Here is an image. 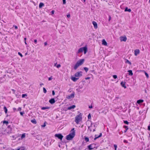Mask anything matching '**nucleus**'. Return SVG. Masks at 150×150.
Segmentation results:
<instances>
[{"label":"nucleus","instance_id":"obj_54","mask_svg":"<svg viewBox=\"0 0 150 150\" xmlns=\"http://www.w3.org/2000/svg\"><path fill=\"white\" fill-rule=\"evenodd\" d=\"M47 45V42H45L44 43V45L45 46Z\"/></svg>","mask_w":150,"mask_h":150},{"label":"nucleus","instance_id":"obj_25","mask_svg":"<svg viewBox=\"0 0 150 150\" xmlns=\"http://www.w3.org/2000/svg\"><path fill=\"white\" fill-rule=\"evenodd\" d=\"M50 107H42L41 108L42 110H44L46 109H49Z\"/></svg>","mask_w":150,"mask_h":150},{"label":"nucleus","instance_id":"obj_18","mask_svg":"<svg viewBox=\"0 0 150 150\" xmlns=\"http://www.w3.org/2000/svg\"><path fill=\"white\" fill-rule=\"evenodd\" d=\"M125 63H128L130 65L131 64H132L131 63L130 61H129L128 59H125Z\"/></svg>","mask_w":150,"mask_h":150},{"label":"nucleus","instance_id":"obj_30","mask_svg":"<svg viewBox=\"0 0 150 150\" xmlns=\"http://www.w3.org/2000/svg\"><path fill=\"white\" fill-rule=\"evenodd\" d=\"M43 91L45 93H46L47 92V90L44 87L43 88Z\"/></svg>","mask_w":150,"mask_h":150},{"label":"nucleus","instance_id":"obj_4","mask_svg":"<svg viewBox=\"0 0 150 150\" xmlns=\"http://www.w3.org/2000/svg\"><path fill=\"white\" fill-rule=\"evenodd\" d=\"M84 51V54H86L87 52V48L86 47H81L79 49L78 51V53H79Z\"/></svg>","mask_w":150,"mask_h":150},{"label":"nucleus","instance_id":"obj_50","mask_svg":"<svg viewBox=\"0 0 150 150\" xmlns=\"http://www.w3.org/2000/svg\"><path fill=\"white\" fill-rule=\"evenodd\" d=\"M34 42L36 44L37 43V40L36 39H35L34 40Z\"/></svg>","mask_w":150,"mask_h":150},{"label":"nucleus","instance_id":"obj_32","mask_svg":"<svg viewBox=\"0 0 150 150\" xmlns=\"http://www.w3.org/2000/svg\"><path fill=\"white\" fill-rule=\"evenodd\" d=\"M3 123L4 124H6V125H7L8 123V121L5 120L3 121Z\"/></svg>","mask_w":150,"mask_h":150},{"label":"nucleus","instance_id":"obj_6","mask_svg":"<svg viewBox=\"0 0 150 150\" xmlns=\"http://www.w3.org/2000/svg\"><path fill=\"white\" fill-rule=\"evenodd\" d=\"M95 145L94 144H91L88 146V148L89 150L93 149L95 148Z\"/></svg>","mask_w":150,"mask_h":150},{"label":"nucleus","instance_id":"obj_36","mask_svg":"<svg viewBox=\"0 0 150 150\" xmlns=\"http://www.w3.org/2000/svg\"><path fill=\"white\" fill-rule=\"evenodd\" d=\"M113 77L115 79H116L117 78V76L116 75H113Z\"/></svg>","mask_w":150,"mask_h":150},{"label":"nucleus","instance_id":"obj_16","mask_svg":"<svg viewBox=\"0 0 150 150\" xmlns=\"http://www.w3.org/2000/svg\"><path fill=\"white\" fill-rule=\"evenodd\" d=\"M121 86L124 88H126V86H125V83L123 82V81H122L120 83Z\"/></svg>","mask_w":150,"mask_h":150},{"label":"nucleus","instance_id":"obj_35","mask_svg":"<svg viewBox=\"0 0 150 150\" xmlns=\"http://www.w3.org/2000/svg\"><path fill=\"white\" fill-rule=\"evenodd\" d=\"M114 146L115 148V150H117V145L116 144H114Z\"/></svg>","mask_w":150,"mask_h":150},{"label":"nucleus","instance_id":"obj_34","mask_svg":"<svg viewBox=\"0 0 150 150\" xmlns=\"http://www.w3.org/2000/svg\"><path fill=\"white\" fill-rule=\"evenodd\" d=\"M145 75L146 76V77L147 78H148L149 77V75L146 72H145Z\"/></svg>","mask_w":150,"mask_h":150},{"label":"nucleus","instance_id":"obj_12","mask_svg":"<svg viewBox=\"0 0 150 150\" xmlns=\"http://www.w3.org/2000/svg\"><path fill=\"white\" fill-rule=\"evenodd\" d=\"M139 53V49H137L134 50V54L137 56Z\"/></svg>","mask_w":150,"mask_h":150},{"label":"nucleus","instance_id":"obj_52","mask_svg":"<svg viewBox=\"0 0 150 150\" xmlns=\"http://www.w3.org/2000/svg\"><path fill=\"white\" fill-rule=\"evenodd\" d=\"M123 141H124V142L125 143H128V142L126 140H124Z\"/></svg>","mask_w":150,"mask_h":150},{"label":"nucleus","instance_id":"obj_33","mask_svg":"<svg viewBox=\"0 0 150 150\" xmlns=\"http://www.w3.org/2000/svg\"><path fill=\"white\" fill-rule=\"evenodd\" d=\"M124 122L125 124L127 125H128L129 123V122L127 120L124 121Z\"/></svg>","mask_w":150,"mask_h":150},{"label":"nucleus","instance_id":"obj_29","mask_svg":"<svg viewBox=\"0 0 150 150\" xmlns=\"http://www.w3.org/2000/svg\"><path fill=\"white\" fill-rule=\"evenodd\" d=\"M84 69L85 71L86 72H87L88 70V68L86 67H84Z\"/></svg>","mask_w":150,"mask_h":150},{"label":"nucleus","instance_id":"obj_56","mask_svg":"<svg viewBox=\"0 0 150 150\" xmlns=\"http://www.w3.org/2000/svg\"><path fill=\"white\" fill-rule=\"evenodd\" d=\"M51 13H52V14H53L54 13V10H52L51 11Z\"/></svg>","mask_w":150,"mask_h":150},{"label":"nucleus","instance_id":"obj_13","mask_svg":"<svg viewBox=\"0 0 150 150\" xmlns=\"http://www.w3.org/2000/svg\"><path fill=\"white\" fill-rule=\"evenodd\" d=\"M102 136V133H100L99 135L98 136L97 134H96L95 136V138H94V140H95L96 139Z\"/></svg>","mask_w":150,"mask_h":150},{"label":"nucleus","instance_id":"obj_22","mask_svg":"<svg viewBox=\"0 0 150 150\" xmlns=\"http://www.w3.org/2000/svg\"><path fill=\"white\" fill-rule=\"evenodd\" d=\"M44 4L42 2L40 3L39 5V7L40 8H41L42 6H44Z\"/></svg>","mask_w":150,"mask_h":150},{"label":"nucleus","instance_id":"obj_57","mask_svg":"<svg viewBox=\"0 0 150 150\" xmlns=\"http://www.w3.org/2000/svg\"><path fill=\"white\" fill-rule=\"evenodd\" d=\"M92 105L91 106H89V108H92Z\"/></svg>","mask_w":150,"mask_h":150},{"label":"nucleus","instance_id":"obj_63","mask_svg":"<svg viewBox=\"0 0 150 150\" xmlns=\"http://www.w3.org/2000/svg\"><path fill=\"white\" fill-rule=\"evenodd\" d=\"M13 110H16V108H13Z\"/></svg>","mask_w":150,"mask_h":150},{"label":"nucleus","instance_id":"obj_41","mask_svg":"<svg viewBox=\"0 0 150 150\" xmlns=\"http://www.w3.org/2000/svg\"><path fill=\"white\" fill-rule=\"evenodd\" d=\"M20 113L21 115L23 116V114H24V112H20Z\"/></svg>","mask_w":150,"mask_h":150},{"label":"nucleus","instance_id":"obj_8","mask_svg":"<svg viewBox=\"0 0 150 150\" xmlns=\"http://www.w3.org/2000/svg\"><path fill=\"white\" fill-rule=\"evenodd\" d=\"M74 76L75 77H79L82 76V72L81 71L80 72H78L76 73Z\"/></svg>","mask_w":150,"mask_h":150},{"label":"nucleus","instance_id":"obj_59","mask_svg":"<svg viewBox=\"0 0 150 150\" xmlns=\"http://www.w3.org/2000/svg\"><path fill=\"white\" fill-rule=\"evenodd\" d=\"M12 91H13V92H15V90L13 89H12Z\"/></svg>","mask_w":150,"mask_h":150},{"label":"nucleus","instance_id":"obj_10","mask_svg":"<svg viewBox=\"0 0 150 150\" xmlns=\"http://www.w3.org/2000/svg\"><path fill=\"white\" fill-rule=\"evenodd\" d=\"M49 103L52 104L54 103L55 102V100L54 98H51L49 101Z\"/></svg>","mask_w":150,"mask_h":150},{"label":"nucleus","instance_id":"obj_21","mask_svg":"<svg viewBox=\"0 0 150 150\" xmlns=\"http://www.w3.org/2000/svg\"><path fill=\"white\" fill-rule=\"evenodd\" d=\"M125 11H128L129 12H131V10L129 8V9H128V8L126 7L125 10Z\"/></svg>","mask_w":150,"mask_h":150},{"label":"nucleus","instance_id":"obj_11","mask_svg":"<svg viewBox=\"0 0 150 150\" xmlns=\"http://www.w3.org/2000/svg\"><path fill=\"white\" fill-rule=\"evenodd\" d=\"M92 23L93 25L95 28L97 29L98 28V25L97 23L94 21H93L92 22Z\"/></svg>","mask_w":150,"mask_h":150},{"label":"nucleus","instance_id":"obj_46","mask_svg":"<svg viewBox=\"0 0 150 150\" xmlns=\"http://www.w3.org/2000/svg\"><path fill=\"white\" fill-rule=\"evenodd\" d=\"M63 4H65L66 3V0H63Z\"/></svg>","mask_w":150,"mask_h":150},{"label":"nucleus","instance_id":"obj_49","mask_svg":"<svg viewBox=\"0 0 150 150\" xmlns=\"http://www.w3.org/2000/svg\"><path fill=\"white\" fill-rule=\"evenodd\" d=\"M148 129L149 130H150V125L148 126Z\"/></svg>","mask_w":150,"mask_h":150},{"label":"nucleus","instance_id":"obj_60","mask_svg":"<svg viewBox=\"0 0 150 150\" xmlns=\"http://www.w3.org/2000/svg\"><path fill=\"white\" fill-rule=\"evenodd\" d=\"M57 63H56L55 64H54V66H57Z\"/></svg>","mask_w":150,"mask_h":150},{"label":"nucleus","instance_id":"obj_9","mask_svg":"<svg viewBox=\"0 0 150 150\" xmlns=\"http://www.w3.org/2000/svg\"><path fill=\"white\" fill-rule=\"evenodd\" d=\"M127 40V38L125 37H120V40L121 41L125 42Z\"/></svg>","mask_w":150,"mask_h":150},{"label":"nucleus","instance_id":"obj_51","mask_svg":"<svg viewBox=\"0 0 150 150\" xmlns=\"http://www.w3.org/2000/svg\"><path fill=\"white\" fill-rule=\"evenodd\" d=\"M90 77H87L85 78V79L86 80L89 79H90Z\"/></svg>","mask_w":150,"mask_h":150},{"label":"nucleus","instance_id":"obj_27","mask_svg":"<svg viewBox=\"0 0 150 150\" xmlns=\"http://www.w3.org/2000/svg\"><path fill=\"white\" fill-rule=\"evenodd\" d=\"M85 141H86V142H88L89 140L88 138L87 137H85Z\"/></svg>","mask_w":150,"mask_h":150},{"label":"nucleus","instance_id":"obj_5","mask_svg":"<svg viewBox=\"0 0 150 150\" xmlns=\"http://www.w3.org/2000/svg\"><path fill=\"white\" fill-rule=\"evenodd\" d=\"M55 136L56 137H57L58 139H60L61 140H62L63 137V136L61 134H56L55 135Z\"/></svg>","mask_w":150,"mask_h":150},{"label":"nucleus","instance_id":"obj_28","mask_svg":"<svg viewBox=\"0 0 150 150\" xmlns=\"http://www.w3.org/2000/svg\"><path fill=\"white\" fill-rule=\"evenodd\" d=\"M25 137V134L24 133L22 134V135L21 137V139H23Z\"/></svg>","mask_w":150,"mask_h":150},{"label":"nucleus","instance_id":"obj_17","mask_svg":"<svg viewBox=\"0 0 150 150\" xmlns=\"http://www.w3.org/2000/svg\"><path fill=\"white\" fill-rule=\"evenodd\" d=\"M76 107V106L74 105H73L72 106H70V107H68V110H71L72 109H74V108H75Z\"/></svg>","mask_w":150,"mask_h":150},{"label":"nucleus","instance_id":"obj_38","mask_svg":"<svg viewBox=\"0 0 150 150\" xmlns=\"http://www.w3.org/2000/svg\"><path fill=\"white\" fill-rule=\"evenodd\" d=\"M91 116L90 114H89L88 116V119H90L91 118Z\"/></svg>","mask_w":150,"mask_h":150},{"label":"nucleus","instance_id":"obj_24","mask_svg":"<svg viewBox=\"0 0 150 150\" xmlns=\"http://www.w3.org/2000/svg\"><path fill=\"white\" fill-rule=\"evenodd\" d=\"M31 121L32 123H34V124H36L37 122L36 120L35 119L31 120Z\"/></svg>","mask_w":150,"mask_h":150},{"label":"nucleus","instance_id":"obj_61","mask_svg":"<svg viewBox=\"0 0 150 150\" xmlns=\"http://www.w3.org/2000/svg\"><path fill=\"white\" fill-rule=\"evenodd\" d=\"M20 150V149H17V150H14V149H11V150Z\"/></svg>","mask_w":150,"mask_h":150},{"label":"nucleus","instance_id":"obj_45","mask_svg":"<svg viewBox=\"0 0 150 150\" xmlns=\"http://www.w3.org/2000/svg\"><path fill=\"white\" fill-rule=\"evenodd\" d=\"M52 94L53 96L55 94L54 91H52Z\"/></svg>","mask_w":150,"mask_h":150},{"label":"nucleus","instance_id":"obj_15","mask_svg":"<svg viewBox=\"0 0 150 150\" xmlns=\"http://www.w3.org/2000/svg\"><path fill=\"white\" fill-rule=\"evenodd\" d=\"M102 44L105 46H106L107 45V43L106 42L104 39L102 41Z\"/></svg>","mask_w":150,"mask_h":150},{"label":"nucleus","instance_id":"obj_53","mask_svg":"<svg viewBox=\"0 0 150 150\" xmlns=\"http://www.w3.org/2000/svg\"><path fill=\"white\" fill-rule=\"evenodd\" d=\"M120 98L119 97H116L115 98V100H117V99H119Z\"/></svg>","mask_w":150,"mask_h":150},{"label":"nucleus","instance_id":"obj_40","mask_svg":"<svg viewBox=\"0 0 150 150\" xmlns=\"http://www.w3.org/2000/svg\"><path fill=\"white\" fill-rule=\"evenodd\" d=\"M46 122H45L44 123V124L43 125H42L41 126L42 127H45V126H46Z\"/></svg>","mask_w":150,"mask_h":150},{"label":"nucleus","instance_id":"obj_42","mask_svg":"<svg viewBox=\"0 0 150 150\" xmlns=\"http://www.w3.org/2000/svg\"><path fill=\"white\" fill-rule=\"evenodd\" d=\"M61 67V65L60 64H58L57 66L56 67L57 68H59Z\"/></svg>","mask_w":150,"mask_h":150},{"label":"nucleus","instance_id":"obj_64","mask_svg":"<svg viewBox=\"0 0 150 150\" xmlns=\"http://www.w3.org/2000/svg\"><path fill=\"white\" fill-rule=\"evenodd\" d=\"M21 110V108H19V110Z\"/></svg>","mask_w":150,"mask_h":150},{"label":"nucleus","instance_id":"obj_19","mask_svg":"<svg viewBox=\"0 0 150 150\" xmlns=\"http://www.w3.org/2000/svg\"><path fill=\"white\" fill-rule=\"evenodd\" d=\"M143 101L144 100H139L137 101V103L138 104H140L143 103Z\"/></svg>","mask_w":150,"mask_h":150},{"label":"nucleus","instance_id":"obj_37","mask_svg":"<svg viewBox=\"0 0 150 150\" xmlns=\"http://www.w3.org/2000/svg\"><path fill=\"white\" fill-rule=\"evenodd\" d=\"M27 95L26 94H23L22 95V98H24L25 96H27Z\"/></svg>","mask_w":150,"mask_h":150},{"label":"nucleus","instance_id":"obj_62","mask_svg":"<svg viewBox=\"0 0 150 150\" xmlns=\"http://www.w3.org/2000/svg\"><path fill=\"white\" fill-rule=\"evenodd\" d=\"M95 131V128L93 129V132H94Z\"/></svg>","mask_w":150,"mask_h":150},{"label":"nucleus","instance_id":"obj_2","mask_svg":"<svg viewBox=\"0 0 150 150\" xmlns=\"http://www.w3.org/2000/svg\"><path fill=\"white\" fill-rule=\"evenodd\" d=\"M84 61V59H81L77 62L74 67V69L76 70L79 67L82 65L83 64Z\"/></svg>","mask_w":150,"mask_h":150},{"label":"nucleus","instance_id":"obj_7","mask_svg":"<svg viewBox=\"0 0 150 150\" xmlns=\"http://www.w3.org/2000/svg\"><path fill=\"white\" fill-rule=\"evenodd\" d=\"M74 97V93L73 92L71 94L67 96V98L68 99H70L71 98H73Z\"/></svg>","mask_w":150,"mask_h":150},{"label":"nucleus","instance_id":"obj_39","mask_svg":"<svg viewBox=\"0 0 150 150\" xmlns=\"http://www.w3.org/2000/svg\"><path fill=\"white\" fill-rule=\"evenodd\" d=\"M18 54L21 57H23V55H22V54L20 52H18Z\"/></svg>","mask_w":150,"mask_h":150},{"label":"nucleus","instance_id":"obj_20","mask_svg":"<svg viewBox=\"0 0 150 150\" xmlns=\"http://www.w3.org/2000/svg\"><path fill=\"white\" fill-rule=\"evenodd\" d=\"M129 72V75L130 76H132L133 75V73L132 71L131 70H129L128 71Z\"/></svg>","mask_w":150,"mask_h":150},{"label":"nucleus","instance_id":"obj_14","mask_svg":"<svg viewBox=\"0 0 150 150\" xmlns=\"http://www.w3.org/2000/svg\"><path fill=\"white\" fill-rule=\"evenodd\" d=\"M71 79L74 82L76 81L78 79V78H76L75 77H71Z\"/></svg>","mask_w":150,"mask_h":150},{"label":"nucleus","instance_id":"obj_58","mask_svg":"<svg viewBox=\"0 0 150 150\" xmlns=\"http://www.w3.org/2000/svg\"><path fill=\"white\" fill-rule=\"evenodd\" d=\"M43 85V83H41L40 84V85L41 86H42V85Z\"/></svg>","mask_w":150,"mask_h":150},{"label":"nucleus","instance_id":"obj_23","mask_svg":"<svg viewBox=\"0 0 150 150\" xmlns=\"http://www.w3.org/2000/svg\"><path fill=\"white\" fill-rule=\"evenodd\" d=\"M124 128L125 129V130L124 131V132L125 133L126 132L127 130L128 129V127L126 126H124Z\"/></svg>","mask_w":150,"mask_h":150},{"label":"nucleus","instance_id":"obj_26","mask_svg":"<svg viewBox=\"0 0 150 150\" xmlns=\"http://www.w3.org/2000/svg\"><path fill=\"white\" fill-rule=\"evenodd\" d=\"M4 112H5V113H7V109L6 107L5 106H4Z\"/></svg>","mask_w":150,"mask_h":150},{"label":"nucleus","instance_id":"obj_3","mask_svg":"<svg viewBox=\"0 0 150 150\" xmlns=\"http://www.w3.org/2000/svg\"><path fill=\"white\" fill-rule=\"evenodd\" d=\"M82 120V115L80 113L79 115H77L75 118V121L77 124H79L80 121Z\"/></svg>","mask_w":150,"mask_h":150},{"label":"nucleus","instance_id":"obj_48","mask_svg":"<svg viewBox=\"0 0 150 150\" xmlns=\"http://www.w3.org/2000/svg\"><path fill=\"white\" fill-rule=\"evenodd\" d=\"M67 17L68 18H69L70 17V15L69 14H68L67 15Z\"/></svg>","mask_w":150,"mask_h":150},{"label":"nucleus","instance_id":"obj_44","mask_svg":"<svg viewBox=\"0 0 150 150\" xmlns=\"http://www.w3.org/2000/svg\"><path fill=\"white\" fill-rule=\"evenodd\" d=\"M90 72L91 73L94 72V73H95V71L94 70H90Z\"/></svg>","mask_w":150,"mask_h":150},{"label":"nucleus","instance_id":"obj_47","mask_svg":"<svg viewBox=\"0 0 150 150\" xmlns=\"http://www.w3.org/2000/svg\"><path fill=\"white\" fill-rule=\"evenodd\" d=\"M13 26L14 27L15 29H18V27L16 25H14Z\"/></svg>","mask_w":150,"mask_h":150},{"label":"nucleus","instance_id":"obj_1","mask_svg":"<svg viewBox=\"0 0 150 150\" xmlns=\"http://www.w3.org/2000/svg\"><path fill=\"white\" fill-rule=\"evenodd\" d=\"M75 135L74 128H73L70 131V133L66 136V139L68 140H70L74 137Z\"/></svg>","mask_w":150,"mask_h":150},{"label":"nucleus","instance_id":"obj_31","mask_svg":"<svg viewBox=\"0 0 150 150\" xmlns=\"http://www.w3.org/2000/svg\"><path fill=\"white\" fill-rule=\"evenodd\" d=\"M91 127H92L91 126H89L88 127V129L89 130L90 132H91L92 131V129L91 128Z\"/></svg>","mask_w":150,"mask_h":150},{"label":"nucleus","instance_id":"obj_55","mask_svg":"<svg viewBox=\"0 0 150 150\" xmlns=\"http://www.w3.org/2000/svg\"><path fill=\"white\" fill-rule=\"evenodd\" d=\"M111 19V17L110 16H109V21H110Z\"/></svg>","mask_w":150,"mask_h":150},{"label":"nucleus","instance_id":"obj_43","mask_svg":"<svg viewBox=\"0 0 150 150\" xmlns=\"http://www.w3.org/2000/svg\"><path fill=\"white\" fill-rule=\"evenodd\" d=\"M52 79V77L51 76L48 78V80L49 81H50V80H51Z\"/></svg>","mask_w":150,"mask_h":150}]
</instances>
